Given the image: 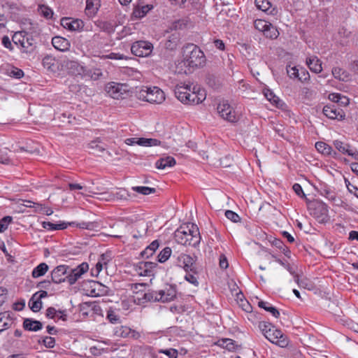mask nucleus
I'll return each instance as SVG.
<instances>
[{"label": "nucleus", "mask_w": 358, "mask_h": 358, "mask_svg": "<svg viewBox=\"0 0 358 358\" xmlns=\"http://www.w3.org/2000/svg\"><path fill=\"white\" fill-rule=\"evenodd\" d=\"M324 115L329 119L341 120L345 118L343 110L336 105H327L323 108Z\"/></svg>", "instance_id": "obj_16"}, {"label": "nucleus", "mask_w": 358, "mask_h": 358, "mask_svg": "<svg viewBox=\"0 0 358 358\" xmlns=\"http://www.w3.org/2000/svg\"><path fill=\"white\" fill-rule=\"evenodd\" d=\"M217 110L223 119L231 122L236 121L235 112L227 102L223 101L220 103L217 107Z\"/></svg>", "instance_id": "obj_15"}, {"label": "nucleus", "mask_w": 358, "mask_h": 358, "mask_svg": "<svg viewBox=\"0 0 358 358\" xmlns=\"http://www.w3.org/2000/svg\"><path fill=\"white\" fill-rule=\"evenodd\" d=\"M100 6V0H86V14L89 16L94 15Z\"/></svg>", "instance_id": "obj_31"}, {"label": "nucleus", "mask_w": 358, "mask_h": 358, "mask_svg": "<svg viewBox=\"0 0 358 358\" xmlns=\"http://www.w3.org/2000/svg\"><path fill=\"white\" fill-rule=\"evenodd\" d=\"M138 99L151 103H162L165 100L164 92L157 87H144L137 92Z\"/></svg>", "instance_id": "obj_3"}, {"label": "nucleus", "mask_w": 358, "mask_h": 358, "mask_svg": "<svg viewBox=\"0 0 358 358\" xmlns=\"http://www.w3.org/2000/svg\"><path fill=\"white\" fill-rule=\"evenodd\" d=\"M152 8L153 6L150 4L138 7L134 10L133 16L136 18L141 19L145 16V15Z\"/></svg>", "instance_id": "obj_38"}, {"label": "nucleus", "mask_w": 358, "mask_h": 358, "mask_svg": "<svg viewBox=\"0 0 358 358\" xmlns=\"http://www.w3.org/2000/svg\"><path fill=\"white\" fill-rule=\"evenodd\" d=\"M178 38L175 34H172L165 43V47L169 50H175L177 48Z\"/></svg>", "instance_id": "obj_49"}, {"label": "nucleus", "mask_w": 358, "mask_h": 358, "mask_svg": "<svg viewBox=\"0 0 358 358\" xmlns=\"http://www.w3.org/2000/svg\"><path fill=\"white\" fill-rule=\"evenodd\" d=\"M275 261L285 267L292 275L296 274L295 270L289 263H285L280 259H275Z\"/></svg>", "instance_id": "obj_63"}, {"label": "nucleus", "mask_w": 358, "mask_h": 358, "mask_svg": "<svg viewBox=\"0 0 358 358\" xmlns=\"http://www.w3.org/2000/svg\"><path fill=\"white\" fill-rule=\"evenodd\" d=\"M24 152L29 154L38 153V145L31 140H27L26 148L24 147Z\"/></svg>", "instance_id": "obj_44"}, {"label": "nucleus", "mask_w": 358, "mask_h": 358, "mask_svg": "<svg viewBox=\"0 0 358 358\" xmlns=\"http://www.w3.org/2000/svg\"><path fill=\"white\" fill-rule=\"evenodd\" d=\"M171 252H172V250H171V248H169V247L164 248L159 252V254L157 256L158 262L160 263H164V262H166L171 257Z\"/></svg>", "instance_id": "obj_46"}, {"label": "nucleus", "mask_w": 358, "mask_h": 358, "mask_svg": "<svg viewBox=\"0 0 358 358\" xmlns=\"http://www.w3.org/2000/svg\"><path fill=\"white\" fill-rule=\"evenodd\" d=\"M274 327L271 323L266 322H260L259 323V328L262 331L263 334H266V331H268V329Z\"/></svg>", "instance_id": "obj_62"}, {"label": "nucleus", "mask_w": 358, "mask_h": 358, "mask_svg": "<svg viewBox=\"0 0 358 358\" xmlns=\"http://www.w3.org/2000/svg\"><path fill=\"white\" fill-rule=\"evenodd\" d=\"M39 13L46 19H50L53 15L52 10L47 6L40 5L38 9Z\"/></svg>", "instance_id": "obj_50"}, {"label": "nucleus", "mask_w": 358, "mask_h": 358, "mask_svg": "<svg viewBox=\"0 0 358 358\" xmlns=\"http://www.w3.org/2000/svg\"><path fill=\"white\" fill-rule=\"evenodd\" d=\"M258 306L264 309L266 311L271 313L275 318H278L280 316V312L275 307L272 306L268 302L259 301L258 302Z\"/></svg>", "instance_id": "obj_37"}, {"label": "nucleus", "mask_w": 358, "mask_h": 358, "mask_svg": "<svg viewBox=\"0 0 358 358\" xmlns=\"http://www.w3.org/2000/svg\"><path fill=\"white\" fill-rule=\"evenodd\" d=\"M89 269V265L87 262H83L75 268L70 269L67 274V282L70 285H74L82 275Z\"/></svg>", "instance_id": "obj_12"}, {"label": "nucleus", "mask_w": 358, "mask_h": 358, "mask_svg": "<svg viewBox=\"0 0 358 358\" xmlns=\"http://www.w3.org/2000/svg\"><path fill=\"white\" fill-rule=\"evenodd\" d=\"M287 72L289 78H298L299 80L301 82H305L310 78L309 73L306 71H303L304 77H301L300 73L296 66L291 67L290 66H287Z\"/></svg>", "instance_id": "obj_26"}, {"label": "nucleus", "mask_w": 358, "mask_h": 358, "mask_svg": "<svg viewBox=\"0 0 358 358\" xmlns=\"http://www.w3.org/2000/svg\"><path fill=\"white\" fill-rule=\"evenodd\" d=\"M90 294L92 296H103L108 294L109 289L98 281L92 280L90 282Z\"/></svg>", "instance_id": "obj_20"}, {"label": "nucleus", "mask_w": 358, "mask_h": 358, "mask_svg": "<svg viewBox=\"0 0 358 358\" xmlns=\"http://www.w3.org/2000/svg\"><path fill=\"white\" fill-rule=\"evenodd\" d=\"M157 264L152 262H141L134 266V270L141 276H154Z\"/></svg>", "instance_id": "obj_11"}, {"label": "nucleus", "mask_w": 358, "mask_h": 358, "mask_svg": "<svg viewBox=\"0 0 358 358\" xmlns=\"http://www.w3.org/2000/svg\"><path fill=\"white\" fill-rule=\"evenodd\" d=\"M26 38L25 45H34L38 48L39 34L37 27L33 25L29 20L24 19V39Z\"/></svg>", "instance_id": "obj_5"}, {"label": "nucleus", "mask_w": 358, "mask_h": 358, "mask_svg": "<svg viewBox=\"0 0 358 358\" xmlns=\"http://www.w3.org/2000/svg\"><path fill=\"white\" fill-rule=\"evenodd\" d=\"M189 226H196L193 223H186L181 225L174 233V237L177 242H185V241H182V235L180 234H183V232L190 233L192 232V228Z\"/></svg>", "instance_id": "obj_32"}, {"label": "nucleus", "mask_w": 358, "mask_h": 358, "mask_svg": "<svg viewBox=\"0 0 358 358\" xmlns=\"http://www.w3.org/2000/svg\"><path fill=\"white\" fill-rule=\"evenodd\" d=\"M13 321L8 312L0 313V333L8 329L13 324Z\"/></svg>", "instance_id": "obj_30"}, {"label": "nucleus", "mask_w": 358, "mask_h": 358, "mask_svg": "<svg viewBox=\"0 0 358 358\" xmlns=\"http://www.w3.org/2000/svg\"><path fill=\"white\" fill-rule=\"evenodd\" d=\"M197 257L191 256L187 254L181 253L177 257L176 265L182 267L185 271H192L194 273H198V269L196 265Z\"/></svg>", "instance_id": "obj_7"}, {"label": "nucleus", "mask_w": 358, "mask_h": 358, "mask_svg": "<svg viewBox=\"0 0 358 358\" xmlns=\"http://www.w3.org/2000/svg\"><path fill=\"white\" fill-rule=\"evenodd\" d=\"M127 85L114 82L109 83L106 86V91L108 94L113 99H120L124 98L127 92Z\"/></svg>", "instance_id": "obj_13"}, {"label": "nucleus", "mask_w": 358, "mask_h": 358, "mask_svg": "<svg viewBox=\"0 0 358 358\" xmlns=\"http://www.w3.org/2000/svg\"><path fill=\"white\" fill-rule=\"evenodd\" d=\"M254 26L256 29L264 33L268 26H270V22L258 19L254 22Z\"/></svg>", "instance_id": "obj_52"}, {"label": "nucleus", "mask_w": 358, "mask_h": 358, "mask_svg": "<svg viewBox=\"0 0 358 358\" xmlns=\"http://www.w3.org/2000/svg\"><path fill=\"white\" fill-rule=\"evenodd\" d=\"M334 145L341 153L348 155L353 148L349 144H345L341 141L336 140L334 141Z\"/></svg>", "instance_id": "obj_41"}, {"label": "nucleus", "mask_w": 358, "mask_h": 358, "mask_svg": "<svg viewBox=\"0 0 358 358\" xmlns=\"http://www.w3.org/2000/svg\"><path fill=\"white\" fill-rule=\"evenodd\" d=\"M69 267L66 265L56 266L50 273L51 280L55 284L67 282V274Z\"/></svg>", "instance_id": "obj_14"}, {"label": "nucleus", "mask_w": 358, "mask_h": 358, "mask_svg": "<svg viewBox=\"0 0 358 358\" xmlns=\"http://www.w3.org/2000/svg\"><path fill=\"white\" fill-rule=\"evenodd\" d=\"M306 64L313 73H319L322 71V62L316 56L308 57Z\"/></svg>", "instance_id": "obj_24"}, {"label": "nucleus", "mask_w": 358, "mask_h": 358, "mask_svg": "<svg viewBox=\"0 0 358 358\" xmlns=\"http://www.w3.org/2000/svg\"><path fill=\"white\" fill-rule=\"evenodd\" d=\"M7 73L11 77L20 78L22 76V70L11 66L8 68Z\"/></svg>", "instance_id": "obj_54"}, {"label": "nucleus", "mask_w": 358, "mask_h": 358, "mask_svg": "<svg viewBox=\"0 0 358 358\" xmlns=\"http://www.w3.org/2000/svg\"><path fill=\"white\" fill-rule=\"evenodd\" d=\"M152 49L153 45L151 43L139 41L132 44L131 51L137 57H148L152 53Z\"/></svg>", "instance_id": "obj_9"}, {"label": "nucleus", "mask_w": 358, "mask_h": 358, "mask_svg": "<svg viewBox=\"0 0 358 358\" xmlns=\"http://www.w3.org/2000/svg\"><path fill=\"white\" fill-rule=\"evenodd\" d=\"M159 246V241L157 240L153 241L143 251L141 252V256L143 258H149L150 257H152Z\"/></svg>", "instance_id": "obj_33"}, {"label": "nucleus", "mask_w": 358, "mask_h": 358, "mask_svg": "<svg viewBox=\"0 0 358 358\" xmlns=\"http://www.w3.org/2000/svg\"><path fill=\"white\" fill-rule=\"evenodd\" d=\"M61 25L70 31H80L84 27V22L80 19L63 17L61 20Z\"/></svg>", "instance_id": "obj_19"}, {"label": "nucleus", "mask_w": 358, "mask_h": 358, "mask_svg": "<svg viewBox=\"0 0 358 358\" xmlns=\"http://www.w3.org/2000/svg\"><path fill=\"white\" fill-rule=\"evenodd\" d=\"M264 35L266 38L275 39L278 36L279 32L277 29L270 23V26H268L266 29L264 31Z\"/></svg>", "instance_id": "obj_48"}, {"label": "nucleus", "mask_w": 358, "mask_h": 358, "mask_svg": "<svg viewBox=\"0 0 358 358\" xmlns=\"http://www.w3.org/2000/svg\"><path fill=\"white\" fill-rule=\"evenodd\" d=\"M43 66L50 72H56L59 69V62L53 57L47 55L43 59Z\"/></svg>", "instance_id": "obj_23"}, {"label": "nucleus", "mask_w": 358, "mask_h": 358, "mask_svg": "<svg viewBox=\"0 0 358 358\" xmlns=\"http://www.w3.org/2000/svg\"><path fill=\"white\" fill-rule=\"evenodd\" d=\"M139 303H145L146 302H159L157 291L149 290L147 292L140 293V296L137 297Z\"/></svg>", "instance_id": "obj_22"}, {"label": "nucleus", "mask_w": 358, "mask_h": 358, "mask_svg": "<svg viewBox=\"0 0 358 358\" xmlns=\"http://www.w3.org/2000/svg\"><path fill=\"white\" fill-rule=\"evenodd\" d=\"M320 194L327 198L331 201H335L336 199V193L327 187H322L320 191Z\"/></svg>", "instance_id": "obj_43"}, {"label": "nucleus", "mask_w": 358, "mask_h": 358, "mask_svg": "<svg viewBox=\"0 0 358 358\" xmlns=\"http://www.w3.org/2000/svg\"><path fill=\"white\" fill-rule=\"evenodd\" d=\"M174 93L176 98L185 104H199L206 99L205 90L199 85L178 84L176 86Z\"/></svg>", "instance_id": "obj_1"}, {"label": "nucleus", "mask_w": 358, "mask_h": 358, "mask_svg": "<svg viewBox=\"0 0 358 358\" xmlns=\"http://www.w3.org/2000/svg\"><path fill=\"white\" fill-rule=\"evenodd\" d=\"M42 328L43 324L40 321L29 318L24 319V329L37 331L41 330Z\"/></svg>", "instance_id": "obj_29"}, {"label": "nucleus", "mask_w": 358, "mask_h": 358, "mask_svg": "<svg viewBox=\"0 0 358 358\" xmlns=\"http://www.w3.org/2000/svg\"><path fill=\"white\" fill-rule=\"evenodd\" d=\"M132 189L134 192H138L141 194H143V195H148V194H154L156 192L155 188L149 187H143V186L133 187Z\"/></svg>", "instance_id": "obj_47"}, {"label": "nucleus", "mask_w": 358, "mask_h": 358, "mask_svg": "<svg viewBox=\"0 0 358 358\" xmlns=\"http://www.w3.org/2000/svg\"><path fill=\"white\" fill-rule=\"evenodd\" d=\"M182 62L185 66L189 68L201 67L206 63V57L197 45L189 43L183 48Z\"/></svg>", "instance_id": "obj_2"}, {"label": "nucleus", "mask_w": 358, "mask_h": 358, "mask_svg": "<svg viewBox=\"0 0 358 358\" xmlns=\"http://www.w3.org/2000/svg\"><path fill=\"white\" fill-rule=\"evenodd\" d=\"M34 212L44 213L47 215H50L53 213V210L48 207L44 206L40 203H34Z\"/></svg>", "instance_id": "obj_51"}, {"label": "nucleus", "mask_w": 358, "mask_h": 358, "mask_svg": "<svg viewBox=\"0 0 358 358\" xmlns=\"http://www.w3.org/2000/svg\"><path fill=\"white\" fill-rule=\"evenodd\" d=\"M42 227L49 231L62 230L66 229L68 226H76L80 229H92L94 227L93 222H81L76 223L75 222H60L58 224H55L48 221H43L41 222Z\"/></svg>", "instance_id": "obj_4"}, {"label": "nucleus", "mask_w": 358, "mask_h": 358, "mask_svg": "<svg viewBox=\"0 0 358 358\" xmlns=\"http://www.w3.org/2000/svg\"><path fill=\"white\" fill-rule=\"evenodd\" d=\"M52 44L55 49L62 52L68 50L70 46L69 41L61 36L53 37Z\"/></svg>", "instance_id": "obj_27"}, {"label": "nucleus", "mask_w": 358, "mask_h": 358, "mask_svg": "<svg viewBox=\"0 0 358 358\" xmlns=\"http://www.w3.org/2000/svg\"><path fill=\"white\" fill-rule=\"evenodd\" d=\"M139 145L145 146V147H152V146H157L161 145L164 148H167L168 146L162 143V141L156 139V138H140Z\"/></svg>", "instance_id": "obj_35"}, {"label": "nucleus", "mask_w": 358, "mask_h": 358, "mask_svg": "<svg viewBox=\"0 0 358 358\" xmlns=\"http://www.w3.org/2000/svg\"><path fill=\"white\" fill-rule=\"evenodd\" d=\"M11 220L12 217L10 216H6L0 220V232H3L7 229Z\"/></svg>", "instance_id": "obj_57"}, {"label": "nucleus", "mask_w": 358, "mask_h": 358, "mask_svg": "<svg viewBox=\"0 0 358 358\" xmlns=\"http://www.w3.org/2000/svg\"><path fill=\"white\" fill-rule=\"evenodd\" d=\"M88 147L91 149L94 154L102 153L106 150V146L103 145L99 138L91 141L88 144Z\"/></svg>", "instance_id": "obj_34"}, {"label": "nucleus", "mask_w": 358, "mask_h": 358, "mask_svg": "<svg viewBox=\"0 0 358 358\" xmlns=\"http://www.w3.org/2000/svg\"><path fill=\"white\" fill-rule=\"evenodd\" d=\"M130 328L127 326L117 327L114 329V335L117 337L129 338Z\"/></svg>", "instance_id": "obj_45"}, {"label": "nucleus", "mask_w": 358, "mask_h": 358, "mask_svg": "<svg viewBox=\"0 0 358 358\" xmlns=\"http://www.w3.org/2000/svg\"><path fill=\"white\" fill-rule=\"evenodd\" d=\"M147 230H148V229L146 227L142 226L141 227V231H138V230H137V231H133L132 236L136 239L142 238L143 236H144L146 234Z\"/></svg>", "instance_id": "obj_59"}, {"label": "nucleus", "mask_w": 358, "mask_h": 358, "mask_svg": "<svg viewBox=\"0 0 358 358\" xmlns=\"http://www.w3.org/2000/svg\"><path fill=\"white\" fill-rule=\"evenodd\" d=\"M176 159L171 156L161 157L155 162V167L158 169H164L172 167L176 164Z\"/></svg>", "instance_id": "obj_28"}, {"label": "nucleus", "mask_w": 358, "mask_h": 358, "mask_svg": "<svg viewBox=\"0 0 358 358\" xmlns=\"http://www.w3.org/2000/svg\"><path fill=\"white\" fill-rule=\"evenodd\" d=\"M24 58L29 60H39L38 50L34 45H25L24 41Z\"/></svg>", "instance_id": "obj_25"}, {"label": "nucleus", "mask_w": 358, "mask_h": 358, "mask_svg": "<svg viewBox=\"0 0 358 358\" xmlns=\"http://www.w3.org/2000/svg\"><path fill=\"white\" fill-rule=\"evenodd\" d=\"M186 274L185 275V279L189 282V283L198 286L199 285V281H198V273H192V271H185Z\"/></svg>", "instance_id": "obj_53"}, {"label": "nucleus", "mask_w": 358, "mask_h": 358, "mask_svg": "<svg viewBox=\"0 0 358 358\" xmlns=\"http://www.w3.org/2000/svg\"><path fill=\"white\" fill-rule=\"evenodd\" d=\"M49 269V266L46 263H41L35 267L31 273V276L34 278H37L43 276Z\"/></svg>", "instance_id": "obj_36"}, {"label": "nucleus", "mask_w": 358, "mask_h": 358, "mask_svg": "<svg viewBox=\"0 0 358 358\" xmlns=\"http://www.w3.org/2000/svg\"><path fill=\"white\" fill-rule=\"evenodd\" d=\"M192 228V232H183L180 234L182 235V241L185 242H178L181 245H190L193 247L197 246L201 241V236L197 226H189Z\"/></svg>", "instance_id": "obj_10"}, {"label": "nucleus", "mask_w": 358, "mask_h": 358, "mask_svg": "<svg viewBox=\"0 0 358 358\" xmlns=\"http://www.w3.org/2000/svg\"><path fill=\"white\" fill-rule=\"evenodd\" d=\"M315 148L318 152L326 155H331L333 152L332 148L322 141L317 142L315 143Z\"/></svg>", "instance_id": "obj_40"}, {"label": "nucleus", "mask_w": 358, "mask_h": 358, "mask_svg": "<svg viewBox=\"0 0 358 358\" xmlns=\"http://www.w3.org/2000/svg\"><path fill=\"white\" fill-rule=\"evenodd\" d=\"M42 342L48 348H52L55 345V339L51 336L43 337Z\"/></svg>", "instance_id": "obj_58"}, {"label": "nucleus", "mask_w": 358, "mask_h": 358, "mask_svg": "<svg viewBox=\"0 0 358 358\" xmlns=\"http://www.w3.org/2000/svg\"><path fill=\"white\" fill-rule=\"evenodd\" d=\"M310 214L320 223L327 222L329 220L327 205L322 201L317 199L310 208Z\"/></svg>", "instance_id": "obj_6"}, {"label": "nucleus", "mask_w": 358, "mask_h": 358, "mask_svg": "<svg viewBox=\"0 0 358 358\" xmlns=\"http://www.w3.org/2000/svg\"><path fill=\"white\" fill-rule=\"evenodd\" d=\"M264 336L270 342L280 348H285L288 345L289 341L287 337L280 330L276 329L275 327L272 329H268V331H266Z\"/></svg>", "instance_id": "obj_8"}, {"label": "nucleus", "mask_w": 358, "mask_h": 358, "mask_svg": "<svg viewBox=\"0 0 358 358\" xmlns=\"http://www.w3.org/2000/svg\"><path fill=\"white\" fill-rule=\"evenodd\" d=\"M222 346L231 351L234 349V344L231 339L226 338L222 341Z\"/></svg>", "instance_id": "obj_60"}, {"label": "nucleus", "mask_w": 358, "mask_h": 358, "mask_svg": "<svg viewBox=\"0 0 358 358\" xmlns=\"http://www.w3.org/2000/svg\"><path fill=\"white\" fill-rule=\"evenodd\" d=\"M114 201H125L130 197V194L125 189H118L116 192H113Z\"/></svg>", "instance_id": "obj_42"}, {"label": "nucleus", "mask_w": 358, "mask_h": 358, "mask_svg": "<svg viewBox=\"0 0 358 358\" xmlns=\"http://www.w3.org/2000/svg\"><path fill=\"white\" fill-rule=\"evenodd\" d=\"M48 296V292L41 290L36 292L29 301V307L33 312H38L42 308L41 299Z\"/></svg>", "instance_id": "obj_18"}, {"label": "nucleus", "mask_w": 358, "mask_h": 358, "mask_svg": "<svg viewBox=\"0 0 358 358\" xmlns=\"http://www.w3.org/2000/svg\"><path fill=\"white\" fill-rule=\"evenodd\" d=\"M332 74L335 78L342 81H348L349 80V74L345 70L339 67H335L332 69Z\"/></svg>", "instance_id": "obj_39"}, {"label": "nucleus", "mask_w": 358, "mask_h": 358, "mask_svg": "<svg viewBox=\"0 0 358 358\" xmlns=\"http://www.w3.org/2000/svg\"><path fill=\"white\" fill-rule=\"evenodd\" d=\"M225 216L227 217V219L230 220L234 222H238L241 220L239 215L235 212L230 210H227L225 211Z\"/></svg>", "instance_id": "obj_55"}, {"label": "nucleus", "mask_w": 358, "mask_h": 358, "mask_svg": "<svg viewBox=\"0 0 358 358\" xmlns=\"http://www.w3.org/2000/svg\"><path fill=\"white\" fill-rule=\"evenodd\" d=\"M255 3L259 10L265 12L268 15L275 16L278 13V8L273 6L268 0H255Z\"/></svg>", "instance_id": "obj_21"}, {"label": "nucleus", "mask_w": 358, "mask_h": 358, "mask_svg": "<svg viewBox=\"0 0 358 358\" xmlns=\"http://www.w3.org/2000/svg\"><path fill=\"white\" fill-rule=\"evenodd\" d=\"M159 352L167 355L169 358H178V350L173 348L160 350Z\"/></svg>", "instance_id": "obj_56"}, {"label": "nucleus", "mask_w": 358, "mask_h": 358, "mask_svg": "<svg viewBox=\"0 0 358 358\" xmlns=\"http://www.w3.org/2000/svg\"><path fill=\"white\" fill-rule=\"evenodd\" d=\"M176 293L174 286H166L164 289L157 291L159 302L166 303L173 300L176 296Z\"/></svg>", "instance_id": "obj_17"}, {"label": "nucleus", "mask_w": 358, "mask_h": 358, "mask_svg": "<svg viewBox=\"0 0 358 358\" xmlns=\"http://www.w3.org/2000/svg\"><path fill=\"white\" fill-rule=\"evenodd\" d=\"M107 318L113 323L115 324L120 320V317L115 314L113 310H109L107 313Z\"/></svg>", "instance_id": "obj_61"}, {"label": "nucleus", "mask_w": 358, "mask_h": 358, "mask_svg": "<svg viewBox=\"0 0 358 358\" xmlns=\"http://www.w3.org/2000/svg\"><path fill=\"white\" fill-rule=\"evenodd\" d=\"M219 265L222 269H227L229 266V263L224 255H221L219 259Z\"/></svg>", "instance_id": "obj_64"}]
</instances>
